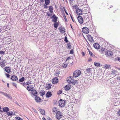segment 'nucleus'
Masks as SVG:
<instances>
[{"label": "nucleus", "instance_id": "23", "mask_svg": "<svg viewBox=\"0 0 120 120\" xmlns=\"http://www.w3.org/2000/svg\"><path fill=\"white\" fill-rule=\"evenodd\" d=\"M92 70L90 68H89L86 69V73H90L91 72Z\"/></svg>", "mask_w": 120, "mask_h": 120}, {"label": "nucleus", "instance_id": "20", "mask_svg": "<svg viewBox=\"0 0 120 120\" xmlns=\"http://www.w3.org/2000/svg\"><path fill=\"white\" fill-rule=\"evenodd\" d=\"M35 99V101L37 102H40L41 100V98L40 97L37 96H36Z\"/></svg>", "mask_w": 120, "mask_h": 120}, {"label": "nucleus", "instance_id": "47", "mask_svg": "<svg viewBox=\"0 0 120 120\" xmlns=\"http://www.w3.org/2000/svg\"><path fill=\"white\" fill-rule=\"evenodd\" d=\"M78 7V6L77 5H75L74 6V8L75 9H76L78 8H77Z\"/></svg>", "mask_w": 120, "mask_h": 120}, {"label": "nucleus", "instance_id": "28", "mask_svg": "<svg viewBox=\"0 0 120 120\" xmlns=\"http://www.w3.org/2000/svg\"><path fill=\"white\" fill-rule=\"evenodd\" d=\"M104 67L105 69H108L109 68V65L107 64H105L104 65Z\"/></svg>", "mask_w": 120, "mask_h": 120}, {"label": "nucleus", "instance_id": "48", "mask_svg": "<svg viewBox=\"0 0 120 120\" xmlns=\"http://www.w3.org/2000/svg\"><path fill=\"white\" fill-rule=\"evenodd\" d=\"M13 85V86H15L16 88L17 87V85L14 82L12 83Z\"/></svg>", "mask_w": 120, "mask_h": 120}, {"label": "nucleus", "instance_id": "2", "mask_svg": "<svg viewBox=\"0 0 120 120\" xmlns=\"http://www.w3.org/2000/svg\"><path fill=\"white\" fill-rule=\"evenodd\" d=\"M63 116L62 114L59 111L57 112L56 114V117L59 120Z\"/></svg>", "mask_w": 120, "mask_h": 120}, {"label": "nucleus", "instance_id": "25", "mask_svg": "<svg viewBox=\"0 0 120 120\" xmlns=\"http://www.w3.org/2000/svg\"><path fill=\"white\" fill-rule=\"evenodd\" d=\"M94 65L95 66L99 67L100 65L101 64L100 63L95 62L94 63Z\"/></svg>", "mask_w": 120, "mask_h": 120}, {"label": "nucleus", "instance_id": "55", "mask_svg": "<svg viewBox=\"0 0 120 120\" xmlns=\"http://www.w3.org/2000/svg\"><path fill=\"white\" fill-rule=\"evenodd\" d=\"M47 5H44V8H48V6H47Z\"/></svg>", "mask_w": 120, "mask_h": 120}, {"label": "nucleus", "instance_id": "11", "mask_svg": "<svg viewBox=\"0 0 120 120\" xmlns=\"http://www.w3.org/2000/svg\"><path fill=\"white\" fill-rule=\"evenodd\" d=\"M11 79L12 80L15 81H17L18 80L17 76L14 75L11 76Z\"/></svg>", "mask_w": 120, "mask_h": 120}, {"label": "nucleus", "instance_id": "63", "mask_svg": "<svg viewBox=\"0 0 120 120\" xmlns=\"http://www.w3.org/2000/svg\"><path fill=\"white\" fill-rule=\"evenodd\" d=\"M48 120H52L49 117L48 118Z\"/></svg>", "mask_w": 120, "mask_h": 120}, {"label": "nucleus", "instance_id": "14", "mask_svg": "<svg viewBox=\"0 0 120 120\" xmlns=\"http://www.w3.org/2000/svg\"><path fill=\"white\" fill-rule=\"evenodd\" d=\"M87 38L89 40L90 42H93L94 41L93 38L91 37V35L88 34L87 35Z\"/></svg>", "mask_w": 120, "mask_h": 120}, {"label": "nucleus", "instance_id": "45", "mask_svg": "<svg viewBox=\"0 0 120 120\" xmlns=\"http://www.w3.org/2000/svg\"><path fill=\"white\" fill-rule=\"evenodd\" d=\"M15 119L18 120H23L20 117H15Z\"/></svg>", "mask_w": 120, "mask_h": 120}, {"label": "nucleus", "instance_id": "9", "mask_svg": "<svg viewBox=\"0 0 120 120\" xmlns=\"http://www.w3.org/2000/svg\"><path fill=\"white\" fill-rule=\"evenodd\" d=\"M105 54L107 55V56H111L113 55V53L112 51L108 50L106 51Z\"/></svg>", "mask_w": 120, "mask_h": 120}, {"label": "nucleus", "instance_id": "33", "mask_svg": "<svg viewBox=\"0 0 120 120\" xmlns=\"http://www.w3.org/2000/svg\"><path fill=\"white\" fill-rule=\"evenodd\" d=\"M71 83H72V84L75 85V84L78 82V81L77 80H74V79H73V82Z\"/></svg>", "mask_w": 120, "mask_h": 120}, {"label": "nucleus", "instance_id": "39", "mask_svg": "<svg viewBox=\"0 0 120 120\" xmlns=\"http://www.w3.org/2000/svg\"><path fill=\"white\" fill-rule=\"evenodd\" d=\"M67 47L68 48H69V49H70L71 48V46L70 44L69 43H68L67 44Z\"/></svg>", "mask_w": 120, "mask_h": 120}, {"label": "nucleus", "instance_id": "16", "mask_svg": "<svg viewBox=\"0 0 120 120\" xmlns=\"http://www.w3.org/2000/svg\"><path fill=\"white\" fill-rule=\"evenodd\" d=\"M94 47L95 49H99L100 48V46L98 44L95 43L93 44Z\"/></svg>", "mask_w": 120, "mask_h": 120}, {"label": "nucleus", "instance_id": "18", "mask_svg": "<svg viewBox=\"0 0 120 120\" xmlns=\"http://www.w3.org/2000/svg\"><path fill=\"white\" fill-rule=\"evenodd\" d=\"M51 18L53 22H56L57 19L55 15H53L52 16Z\"/></svg>", "mask_w": 120, "mask_h": 120}, {"label": "nucleus", "instance_id": "13", "mask_svg": "<svg viewBox=\"0 0 120 120\" xmlns=\"http://www.w3.org/2000/svg\"><path fill=\"white\" fill-rule=\"evenodd\" d=\"M5 60H2L0 62V66L2 68L4 67L5 66Z\"/></svg>", "mask_w": 120, "mask_h": 120}, {"label": "nucleus", "instance_id": "49", "mask_svg": "<svg viewBox=\"0 0 120 120\" xmlns=\"http://www.w3.org/2000/svg\"><path fill=\"white\" fill-rule=\"evenodd\" d=\"M21 84H22L23 86H24L25 87H26V83H25V82L24 83H21Z\"/></svg>", "mask_w": 120, "mask_h": 120}, {"label": "nucleus", "instance_id": "19", "mask_svg": "<svg viewBox=\"0 0 120 120\" xmlns=\"http://www.w3.org/2000/svg\"><path fill=\"white\" fill-rule=\"evenodd\" d=\"M52 95L51 93L50 92L48 91L45 94L47 97L49 98L51 97Z\"/></svg>", "mask_w": 120, "mask_h": 120}, {"label": "nucleus", "instance_id": "58", "mask_svg": "<svg viewBox=\"0 0 120 120\" xmlns=\"http://www.w3.org/2000/svg\"><path fill=\"white\" fill-rule=\"evenodd\" d=\"M4 53V52L3 51H0V54H3Z\"/></svg>", "mask_w": 120, "mask_h": 120}, {"label": "nucleus", "instance_id": "27", "mask_svg": "<svg viewBox=\"0 0 120 120\" xmlns=\"http://www.w3.org/2000/svg\"><path fill=\"white\" fill-rule=\"evenodd\" d=\"M40 94L41 96H43L45 94V91L44 90H41L40 92Z\"/></svg>", "mask_w": 120, "mask_h": 120}, {"label": "nucleus", "instance_id": "26", "mask_svg": "<svg viewBox=\"0 0 120 120\" xmlns=\"http://www.w3.org/2000/svg\"><path fill=\"white\" fill-rule=\"evenodd\" d=\"M3 111L4 112H7L9 111V109L8 107H6L4 108L3 109Z\"/></svg>", "mask_w": 120, "mask_h": 120}, {"label": "nucleus", "instance_id": "40", "mask_svg": "<svg viewBox=\"0 0 120 120\" xmlns=\"http://www.w3.org/2000/svg\"><path fill=\"white\" fill-rule=\"evenodd\" d=\"M0 93H2L3 95H4L5 96L7 97V95H8V94L6 93H4L3 92H1L0 91Z\"/></svg>", "mask_w": 120, "mask_h": 120}, {"label": "nucleus", "instance_id": "57", "mask_svg": "<svg viewBox=\"0 0 120 120\" xmlns=\"http://www.w3.org/2000/svg\"><path fill=\"white\" fill-rule=\"evenodd\" d=\"M81 53H82V56H85V53H84V52H82Z\"/></svg>", "mask_w": 120, "mask_h": 120}, {"label": "nucleus", "instance_id": "46", "mask_svg": "<svg viewBox=\"0 0 120 120\" xmlns=\"http://www.w3.org/2000/svg\"><path fill=\"white\" fill-rule=\"evenodd\" d=\"M5 75L7 78H10V75L9 74L6 73Z\"/></svg>", "mask_w": 120, "mask_h": 120}, {"label": "nucleus", "instance_id": "35", "mask_svg": "<svg viewBox=\"0 0 120 120\" xmlns=\"http://www.w3.org/2000/svg\"><path fill=\"white\" fill-rule=\"evenodd\" d=\"M24 77H22L19 79V81L20 82H22L24 81Z\"/></svg>", "mask_w": 120, "mask_h": 120}, {"label": "nucleus", "instance_id": "30", "mask_svg": "<svg viewBox=\"0 0 120 120\" xmlns=\"http://www.w3.org/2000/svg\"><path fill=\"white\" fill-rule=\"evenodd\" d=\"M45 4L46 5H48L50 3V0H45Z\"/></svg>", "mask_w": 120, "mask_h": 120}, {"label": "nucleus", "instance_id": "50", "mask_svg": "<svg viewBox=\"0 0 120 120\" xmlns=\"http://www.w3.org/2000/svg\"><path fill=\"white\" fill-rule=\"evenodd\" d=\"M92 61V59L90 57H89L88 58V62L91 61Z\"/></svg>", "mask_w": 120, "mask_h": 120}, {"label": "nucleus", "instance_id": "5", "mask_svg": "<svg viewBox=\"0 0 120 120\" xmlns=\"http://www.w3.org/2000/svg\"><path fill=\"white\" fill-rule=\"evenodd\" d=\"M82 31L84 33L88 34L89 32V29L86 27H83L82 30Z\"/></svg>", "mask_w": 120, "mask_h": 120}, {"label": "nucleus", "instance_id": "10", "mask_svg": "<svg viewBox=\"0 0 120 120\" xmlns=\"http://www.w3.org/2000/svg\"><path fill=\"white\" fill-rule=\"evenodd\" d=\"M77 19L79 22L81 24L83 22V19L80 16H78L77 17Z\"/></svg>", "mask_w": 120, "mask_h": 120}, {"label": "nucleus", "instance_id": "52", "mask_svg": "<svg viewBox=\"0 0 120 120\" xmlns=\"http://www.w3.org/2000/svg\"><path fill=\"white\" fill-rule=\"evenodd\" d=\"M47 15L48 16H51L52 15V14H50L49 13L47 12Z\"/></svg>", "mask_w": 120, "mask_h": 120}, {"label": "nucleus", "instance_id": "37", "mask_svg": "<svg viewBox=\"0 0 120 120\" xmlns=\"http://www.w3.org/2000/svg\"><path fill=\"white\" fill-rule=\"evenodd\" d=\"M7 97L10 100H11L12 99V98L11 96L9 94H8Z\"/></svg>", "mask_w": 120, "mask_h": 120}, {"label": "nucleus", "instance_id": "32", "mask_svg": "<svg viewBox=\"0 0 120 120\" xmlns=\"http://www.w3.org/2000/svg\"><path fill=\"white\" fill-rule=\"evenodd\" d=\"M105 49L103 47H101V49L100 52L101 54L103 53V52L105 51Z\"/></svg>", "mask_w": 120, "mask_h": 120}, {"label": "nucleus", "instance_id": "42", "mask_svg": "<svg viewBox=\"0 0 120 120\" xmlns=\"http://www.w3.org/2000/svg\"><path fill=\"white\" fill-rule=\"evenodd\" d=\"M13 112H7V114L8 116H11Z\"/></svg>", "mask_w": 120, "mask_h": 120}, {"label": "nucleus", "instance_id": "36", "mask_svg": "<svg viewBox=\"0 0 120 120\" xmlns=\"http://www.w3.org/2000/svg\"><path fill=\"white\" fill-rule=\"evenodd\" d=\"M52 110L53 112H56L57 110V108L55 107Z\"/></svg>", "mask_w": 120, "mask_h": 120}, {"label": "nucleus", "instance_id": "34", "mask_svg": "<svg viewBox=\"0 0 120 120\" xmlns=\"http://www.w3.org/2000/svg\"><path fill=\"white\" fill-rule=\"evenodd\" d=\"M26 85H29L30 84H31V81H30V80H29V81H27L26 82Z\"/></svg>", "mask_w": 120, "mask_h": 120}, {"label": "nucleus", "instance_id": "41", "mask_svg": "<svg viewBox=\"0 0 120 120\" xmlns=\"http://www.w3.org/2000/svg\"><path fill=\"white\" fill-rule=\"evenodd\" d=\"M63 17L64 18L65 21L66 22H67L68 21L66 18V16L65 15V14H64L63 15Z\"/></svg>", "mask_w": 120, "mask_h": 120}, {"label": "nucleus", "instance_id": "21", "mask_svg": "<svg viewBox=\"0 0 120 120\" xmlns=\"http://www.w3.org/2000/svg\"><path fill=\"white\" fill-rule=\"evenodd\" d=\"M31 91V93L33 95L35 96H36V95L38 93L36 90L34 89L33 90Z\"/></svg>", "mask_w": 120, "mask_h": 120}, {"label": "nucleus", "instance_id": "62", "mask_svg": "<svg viewBox=\"0 0 120 120\" xmlns=\"http://www.w3.org/2000/svg\"><path fill=\"white\" fill-rule=\"evenodd\" d=\"M41 2H44V0H39Z\"/></svg>", "mask_w": 120, "mask_h": 120}, {"label": "nucleus", "instance_id": "64", "mask_svg": "<svg viewBox=\"0 0 120 120\" xmlns=\"http://www.w3.org/2000/svg\"><path fill=\"white\" fill-rule=\"evenodd\" d=\"M42 119L43 120H46L45 119L44 117L42 118Z\"/></svg>", "mask_w": 120, "mask_h": 120}, {"label": "nucleus", "instance_id": "8", "mask_svg": "<svg viewBox=\"0 0 120 120\" xmlns=\"http://www.w3.org/2000/svg\"><path fill=\"white\" fill-rule=\"evenodd\" d=\"M27 90L29 91H32L34 89V87L32 85H29L26 88Z\"/></svg>", "mask_w": 120, "mask_h": 120}, {"label": "nucleus", "instance_id": "29", "mask_svg": "<svg viewBox=\"0 0 120 120\" xmlns=\"http://www.w3.org/2000/svg\"><path fill=\"white\" fill-rule=\"evenodd\" d=\"M40 112H41V114L43 115H44L45 114V110L44 109H40Z\"/></svg>", "mask_w": 120, "mask_h": 120}, {"label": "nucleus", "instance_id": "15", "mask_svg": "<svg viewBox=\"0 0 120 120\" xmlns=\"http://www.w3.org/2000/svg\"><path fill=\"white\" fill-rule=\"evenodd\" d=\"M71 88V86L70 84L67 85L65 86L64 87L65 90L67 91L69 90Z\"/></svg>", "mask_w": 120, "mask_h": 120}, {"label": "nucleus", "instance_id": "6", "mask_svg": "<svg viewBox=\"0 0 120 120\" xmlns=\"http://www.w3.org/2000/svg\"><path fill=\"white\" fill-rule=\"evenodd\" d=\"M4 70L7 73L10 72L11 71V68L9 67H6L4 68Z\"/></svg>", "mask_w": 120, "mask_h": 120}, {"label": "nucleus", "instance_id": "60", "mask_svg": "<svg viewBox=\"0 0 120 120\" xmlns=\"http://www.w3.org/2000/svg\"><path fill=\"white\" fill-rule=\"evenodd\" d=\"M15 103L16 104H17L18 105H19V104L18 103L17 101H16L15 102Z\"/></svg>", "mask_w": 120, "mask_h": 120}, {"label": "nucleus", "instance_id": "44", "mask_svg": "<svg viewBox=\"0 0 120 120\" xmlns=\"http://www.w3.org/2000/svg\"><path fill=\"white\" fill-rule=\"evenodd\" d=\"M67 66V65L65 64H63L62 65V66L63 68H66Z\"/></svg>", "mask_w": 120, "mask_h": 120}, {"label": "nucleus", "instance_id": "22", "mask_svg": "<svg viewBox=\"0 0 120 120\" xmlns=\"http://www.w3.org/2000/svg\"><path fill=\"white\" fill-rule=\"evenodd\" d=\"M60 31V32L64 33L65 32V29L64 28L61 27L59 28Z\"/></svg>", "mask_w": 120, "mask_h": 120}, {"label": "nucleus", "instance_id": "54", "mask_svg": "<svg viewBox=\"0 0 120 120\" xmlns=\"http://www.w3.org/2000/svg\"><path fill=\"white\" fill-rule=\"evenodd\" d=\"M74 52L72 50H71L70 52V53L71 54H72Z\"/></svg>", "mask_w": 120, "mask_h": 120}, {"label": "nucleus", "instance_id": "51", "mask_svg": "<svg viewBox=\"0 0 120 120\" xmlns=\"http://www.w3.org/2000/svg\"><path fill=\"white\" fill-rule=\"evenodd\" d=\"M117 114L119 116H120V109L117 111Z\"/></svg>", "mask_w": 120, "mask_h": 120}, {"label": "nucleus", "instance_id": "12", "mask_svg": "<svg viewBox=\"0 0 120 120\" xmlns=\"http://www.w3.org/2000/svg\"><path fill=\"white\" fill-rule=\"evenodd\" d=\"M58 81V79L57 78H54L52 81V83L53 84L56 83Z\"/></svg>", "mask_w": 120, "mask_h": 120}, {"label": "nucleus", "instance_id": "43", "mask_svg": "<svg viewBox=\"0 0 120 120\" xmlns=\"http://www.w3.org/2000/svg\"><path fill=\"white\" fill-rule=\"evenodd\" d=\"M64 40L65 41V42L66 43L68 41V40L67 37L66 36H65V37Z\"/></svg>", "mask_w": 120, "mask_h": 120}, {"label": "nucleus", "instance_id": "38", "mask_svg": "<svg viewBox=\"0 0 120 120\" xmlns=\"http://www.w3.org/2000/svg\"><path fill=\"white\" fill-rule=\"evenodd\" d=\"M88 50L89 54L91 56H94V55L93 53L91 52L89 50Z\"/></svg>", "mask_w": 120, "mask_h": 120}, {"label": "nucleus", "instance_id": "1", "mask_svg": "<svg viewBox=\"0 0 120 120\" xmlns=\"http://www.w3.org/2000/svg\"><path fill=\"white\" fill-rule=\"evenodd\" d=\"M81 73L80 71L79 70H76L75 71L73 74V76L74 77L76 78L79 76Z\"/></svg>", "mask_w": 120, "mask_h": 120}, {"label": "nucleus", "instance_id": "56", "mask_svg": "<svg viewBox=\"0 0 120 120\" xmlns=\"http://www.w3.org/2000/svg\"><path fill=\"white\" fill-rule=\"evenodd\" d=\"M63 8L64 9V10L65 11V12L66 14L68 15V13L65 10V8L64 7H63Z\"/></svg>", "mask_w": 120, "mask_h": 120}, {"label": "nucleus", "instance_id": "53", "mask_svg": "<svg viewBox=\"0 0 120 120\" xmlns=\"http://www.w3.org/2000/svg\"><path fill=\"white\" fill-rule=\"evenodd\" d=\"M70 16H71V19H72V20L74 22H75V20H74L72 16L71 15H70Z\"/></svg>", "mask_w": 120, "mask_h": 120}, {"label": "nucleus", "instance_id": "3", "mask_svg": "<svg viewBox=\"0 0 120 120\" xmlns=\"http://www.w3.org/2000/svg\"><path fill=\"white\" fill-rule=\"evenodd\" d=\"M65 101L62 99H60L59 101V106L61 107H63L65 106Z\"/></svg>", "mask_w": 120, "mask_h": 120}, {"label": "nucleus", "instance_id": "59", "mask_svg": "<svg viewBox=\"0 0 120 120\" xmlns=\"http://www.w3.org/2000/svg\"><path fill=\"white\" fill-rule=\"evenodd\" d=\"M118 61L120 62V57H119L118 58Z\"/></svg>", "mask_w": 120, "mask_h": 120}, {"label": "nucleus", "instance_id": "7", "mask_svg": "<svg viewBox=\"0 0 120 120\" xmlns=\"http://www.w3.org/2000/svg\"><path fill=\"white\" fill-rule=\"evenodd\" d=\"M67 80L68 83H71L73 82V79L72 76H70L67 78Z\"/></svg>", "mask_w": 120, "mask_h": 120}, {"label": "nucleus", "instance_id": "17", "mask_svg": "<svg viewBox=\"0 0 120 120\" xmlns=\"http://www.w3.org/2000/svg\"><path fill=\"white\" fill-rule=\"evenodd\" d=\"M51 86V85L50 84H46L45 87L46 90H48L50 89Z\"/></svg>", "mask_w": 120, "mask_h": 120}, {"label": "nucleus", "instance_id": "24", "mask_svg": "<svg viewBox=\"0 0 120 120\" xmlns=\"http://www.w3.org/2000/svg\"><path fill=\"white\" fill-rule=\"evenodd\" d=\"M49 11L50 12L52 13L53 12L52 7L51 6H49Z\"/></svg>", "mask_w": 120, "mask_h": 120}, {"label": "nucleus", "instance_id": "61", "mask_svg": "<svg viewBox=\"0 0 120 120\" xmlns=\"http://www.w3.org/2000/svg\"><path fill=\"white\" fill-rule=\"evenodd\" d=\"M70 59V57H68L66 59V60H68V59Z\"/></svg>", "mask_w": 120, "mask_h": 120}, {"label": "nucleus", "instance_id": "4", "mask_svg": "<svg viewBox=\"0 0 120 120\" xmlns=\"http://www.w3.org/2000/svg\"><path fill=\"white\" fill-rule=\"evenodd\" d=\"M76 12L78 15H81L82 14V11L81 9L78 8L76 10Z\"/></svg>", "mask_w": 120, "mask_h": 120}, {"label": "nucleus", "instance_id": "31", "mask_svg": "<svg viewBox=\"0 0 120 120\" xmlns=\"http://www.w3.org/2000/svg\"><path fill=\"white\" fill-rule=\"evenodd\" d=\"M54 27L57 28L59 24L56 22H55V23L54 24Z\"/></svg>", "mask_w": 120, "mask_h": 120}]
</instances>
